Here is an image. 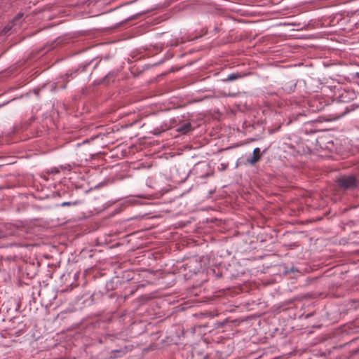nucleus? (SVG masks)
<instances>
[{"instance_id": "obj_3", "label": "nucleus", "mask_w": 359, "mask_h": 359, "mask_svg": "<svg viewBox=\"0 0 359 359\" xmlns=\"http://www.w3.org/2000/svg\"><path fill=\"white\" fill-rule=\"evenodd\" d=\"M260 149L259 147H256L253 150L252 158L248 159V161L250 164L253 165L260 159Z\"/></svg>"}, {"instance_id": "obj_5", "label": "nucleus", "mask_w": 359, "mask_h": 359, "mask_svg": "<svg viewBox=\"0 0 359 359\" xmlns=\"http://www.w3.org/2000/svg\"><path fill=\"white\" fill-rule=\"evenodd\" d=\"M243 76L241 74H230L227 76V77L224 80V81H233L238 79L241 78Z\"/></svg>"}, {"instance_id": "obj_2", "label": "nucleus", "mask_w": 359, "mask_h": 359, "mask_svg": "<svg viewBox=\"0 0 359 359\" xmlns=\"http://www.w3.org/2000/svg\"><path fill=\"white\" fill-rule=\"evenodd\" d=\"M355 97L354 90L351 89H343L340 90L338 100L341 102H349Z\"/></svg>"}, {"instance_id": "obj_6", "label": "nucleus", "mask_w": 359, "mask_h": 359, "mask_svg": "<svg viewBox=\"0 0 359 359\" xmlns=\"http://www.w3.org/2000/svg\"><path fill=\"white\" fill-rule=\"evenodd\" d=\"M76 204H78V202H76V201H75V202H63L61 204V206L75 205Z\"/></svg>"}, {"instance_id": "obj_4", "label": "nucleus", "mask_w": 359, "mask_h": 359, "mask_svg": "<svg viewBox=\"0 0 359 359\" xmlns=\"http://www.w3.org/2000/svg\"><path fill=\"white\" fill-rule=\"evenodd\" d=\"M191 130V125L189 122L183 123L182 125L180 126L177 128V131L184 133V134L187 133Z\"/></svg>"}, {"instance_id": "obj_8", "label": "nucleus", "mask_w": 359, "mask_h": 359, "mask_svg": "<svg viewBox=\"0 0 359 359\" xmlns=\"http://www.w3.org/2000/svg\"><path fill=\"white\" fill-rule=\"evenodd\" d=\"M357 77L359 78V72L357 73Z\"/></svg>"}, {"instance_id": "obj_7", "label": "nucleus", "mask_w": 359, "mask_h": 359, "mask_svg": "<svg viewBox=\"0 0 359 359\" xmlns=\"http://www.w3.org/2000/svg\"><path fill=\"white\" fill-rule=\"evenodd\" d=\"M221 166H222V168L223 170H224V169H225V166H224V164H221Z\"/></svg>"}, {"instance_id": "obj_1", "label": "nucleus", "mask_w": 359, "mask_h": 359, "mask_svg": "<svg viewBox=\"0 0 359 359\" xmlns=\"http://www.w3.org/2000/svg\"><path fill=\"white\" fill-rule=\"evenodd\" d=\"M337 182L339 187L344 189H352L358 185L357 180L353 175L341 176Z\"/></svg>"}]
</instances>
